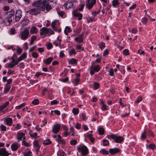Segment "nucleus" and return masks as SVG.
Listing matches in <instances>:
<instances>
[{
  "label": "nucleus",
  "mask_w": 156,
  "mask_h": 156,
  "mask_svg": "<svg viewBox=\"0 0 156 156\" xmlns=\"http://www.w3.org/2000/svg\"><path fill=\"white\" fill-rule=\"evenodd\" d=\"M33 5L35 7L30 10L29 12L32 15H37L39 13L40 10L44 11L45 9L48 11L52 9L50 5L46 1V0H39L34 2Z\"/></svg>",
  "instance_id": "f257e3e1"
},
{
  "label": "nucleus",
  "mask_w": 156,
  "mask_h": 156,
  "mask_svg": "<svg viewBox=\"0 0 156 156\" xmlns=\"http://www.w3.org/2000/svg\"><path fill=\"white\" fill-rule=\"evenodd\" d=\"M108 139H113L115 142L118 143H121L124 140L123 137L122 136H118L117 134H112L107 136Z\"/></svg>",
  "instance_id": "f03ea898"
},
{
  "label": "nucleus",
  "mask_w": 156,
  "mask_h": 156,
  "mask_svg": "<svg viewBox=\"0 0 156 156\" xmlns=\"http://www.w3.org/2000/svg\"><path fill=\"white\" fill-rule=\"evenodd\" d=\"M79 152L83 156H85L89 153L88 149L87 147L84 145H80L77 147Z\"/></svg>",
  "instance_id": "7ed1b4c3"
},
{
  "label": "nucleus",
  "mask_w": 156,
  "mask_h": 156,
  "mask_svg": "<svg viewBox=\"0 0 156 156\" xmlns=\"http://www.w3.org/2000/svg\"><path fill=\"white\" fill-rule=\"evenodd\" d=\"M94 62H92V65L90 68V74L91 75H93L95 72H98L100 69V66L99 65H94Z\"/></svg>",
  "instance_id": "20e7f679"
},
{
  "label": "nucleus",
  "mask_w": 156,
  "mask_h": 156,
  "mask_svg": "<svg viewBox=\"0 0 156 156\" xmlns=\"http://www.w3.org/2000/svg\"><path fill=\"white\" fill-rule=\"evenodd\" d=\"M19 36L22 40H27L30 37L29 30L27 29H25L20 32Z\"/></svg>",
  "instance_id": "39448f33"
},
{
  "label": "nucleus",
  "mask_w": 156,
  "mask_h": 156,
  "mask_svg": "<svg viewBox=\"0 0 156 156\" xmlns=\"http://www.w3.org/2000/svg\"><path fill=\"white\" fill-rule=\"evenodd\" d=\"M40 34L41 35L45 34H52L54 32L50 28H48L45 27H43L40 30Z\"/></svg>",
  "instance_id": "423d86ee"
},
{
  "label": "nucleus",
  "mask_w": 156,
  "mask_h": 156,
  "mask_svg": "<svg viewBox=\"0 0 156 156\" xmlns=\"http://www.w3.org/2000/svg\"><path fill=\"white\" fill-rule=\"evenodd\" d=\"M86 5L89 9H91L96 3V0H86Z\"/></svg>",
  "instance_id": "0eeeda50"
},
{
  "label": "nucleus",
  "mask_w": 156,
  "mask_h": 156,
  "mask_svg": "<svg viewBox=\"0 0 156 156\" xmlns=\"http://www.w3.org/2000/svg\"><path fill=\"white\" fill-rule=\"evenodd\" d=\"M61 125L60 124H57L54 125L52 129V132L54 133H57L61 129Z\"/></svg>",
  "instance_id": "6e6552de"
},
{
  "label": "nucleus",
  "mask_w": 156,
  "mask_h": 156,
  "mask_svg": "<svg viewBox=\"0 0 156 156\" xmlns=\"http://www.w3.org/2000/svg\"><path fill=\"white\" fill-rule=\"evenodd\" d=\"M22 12L21 10L19 9L16 11L15 13V19L16 22H18L22 17Z\"/></svg>",
  "instance_id": "1a4fd4ad"
},
{
  "label": "nucleus",
  "mask_w": 156,
  "mask_h": 156,
  "mask_svg": "<svg viewBox=\"0 0 156 156\" xmlns=\"http://www.w3.org/2000/svg\"><path fill=\"white\" fill-rule=\"evenodd\" d=\"M16 137L19 141L22 140H23L26 139L25 134L21 132H17Z\"/></svg>",
  "instance_id": "9d476101"
},
{
  "label": "nucleus",
  "mask_w": 156,
  "mask_h": 156,
  "mask_svg": "<svg viewBox=\"0 0 156 156\" xmlns=\"http://www.w3.org/2000/svg\"><path fill=\"white\" fill-rule=\"evenodd\" d=\"M74 2L73 1H69L68 0L63 5L66 9H68L72 8L74 6Z\"/></svg>",
  "instance_id": "9b49d317"
},
{
  "label": "nucleus",
  "mask_w": 156,
  "mask_h": 156,
  "mask_svg": "<svg viewBox=\"0 0 156 156\" xmlns=\"http://www.w3.org/2000/svg\"><path fill=\"white\" fill-rule=\"evenodd\" d=\"M9 104V101H7L4 104L1 106V112H3V113H5L6 112H8V110L7 109H6L4 110L3 109L5 108Z\"/></svg>",
  "instance_id": "f8f14e48"
},
{
  "label": "nucleus",
  "mask_w": 156,
  "mask_h": 156,
  "mask_svg": "<svg viewBox=\"0 0 156 156\" xmlns=\"http://www.w3.org/2000/svg\"><path fill=\"white\" fill-rule=\"evenodd\" d=\"M72 14L74 16L78 17L79 20H81L83 16L82 15L76 10L73 11L72 12Z\"/></svg>",
  "instance_id": "ddd939ff"
},
{
  "label": "nucleus",
  "mask_w": 156,
  "mask_h": 156,
  "mask_svg": "<svg viewBox=\"0 0 156 156\" xmlns=\"http://www.w3.org/2000/svg\"><path fill=\"white\" fill-rule=\"evenodd\" d=\"M84 34L82 33L78 37H76L75 40L78 43H81L83 42Z\"/></svg>",
  "instance_id": "4468645a"
},
{
  "label": "nucleus",
  "mask_w": 156,
  "mask_h": 156,
  "mask_svg": "<svg viewBox=\"0 0 156 156\" xmlns=\"http://www.w3.org/2000/svg\"><path fill=\"white\" fill-rule=\"evenodd\" d=\"M120 150L119 148H111L109 150V151L111 154H114L120 151Z\"/></svg>",
  "instance_id": "2eb2a0df"
},
{
  "label": "nucleus",
  "mask_w": 156,
  "mask_h": 156,
  "mask_svg": "<svg viewBox=\"0 0 156 156\" xmlns=\"http://www.w3.org/2000/svg\"><path fill=\"white\" fill-rule=\"evenodd\" d=\"M18 64L17 61H15V62L11 61L6 64V66L7 68H12L13 67L17 65Z\"/></svg>",
  "instance_id": "dca6fc26"
},
{
  "label": "nucleus",
  "mask_w": 156,
  "mask_h": 156,
  "mask_svg": "<svg viewBox=\"0 0 156 156\" xmlns=\"http://www.w3.org/2000/svg\"><path fill=\"white\" fill-rule=\"evenodd\" d=\"M9 154L5 148L1 149V156H8Z\"/></svg>",
  "instance_id": "f3484780"
},
{
  "label": "nucleus",
  "mask_w": 156,
  "mask_h": 156,
  "mask_svg": "<svg viewBox=\"0 0 156 156\" xmlns=\"http://www.w3.org/2000/svg\"><path fill=\"white\" fill-rule=\"evenodd\" d=\"M19 147V144L16 143H15L12 144L11 147L13 151H16Z\"/></svg>",
  "instance_id": "a211bd4d"
},
{
  "label": "nucleus",
  "mask_w": 156,
  "mask_h": 156,
  "mask_svg": "<svg viewBox=\"0 0 156 156\" xmlns=\"http://www.w3.org/2000/svg\"><path fill=\"white\" fill-rule=\"evenodd\" d=\"M26 57L27 53L26 52H24L19 58H17L16 61H17L18 63L20 62L26 58Z\"/></svg>",
  "instance_id": "6ab92c4d"
},
{
  "label": "nucleus",
  "mask_w": 156,
  "mask_h": 156,
  "mask_svg": "<svg viewBox=\"0 0 156 156\" xmlns=\"http://www.w3.org/2000/svg\"><path fill=\"white\" fill-rule=\"evenodd\" d=\"M56 140L59 143H61L62 144H65L66 142L64 139L61 138V136L60 135L58 136V137L56 139Z\"/></svg>",
  "instance_id": "aec40b11"
},
{
  "label": "nucleus",
  "mask_w": 156,
  "mask_h": 156,
  "mask_svg": "<svg viewBox=\"0 0 156 156\" xmlns=\"http://www.w3.org/2000/svg\"><path fill=\"white\" fill-rule=\"evenodd\" d=\"M38 32V29L35 26L32 27L30 30V33L32 34H37Z\"/></svg>",
  "instance_id": "412c9836"
},
{
  "label": "nucleus",
  "mask_w": 156,
  "mask_h": 156,
  "mask_svg": "<svg viewBox=\"0 0 156 156\" xmlns=\"http://www.w3.org/2000/svg\"><path fill=\"white\" fill-rule=\"evenodd\" d=\"M101 108L102 111H105L108 110V107L105 104L103 101L101 102Z\"/></svg>",
  "instance_id": "4be33fe9"
},
{
  "label": "nucleus",
  "mask_w": 156,
  "mask_h": 156,
  "mask_svg": "<svg viewBox=\"0 0 156 156\" xmlns=\"http://www.w3.org/2000/svg\"><path fill=\"white\" fill-rule=\"evenodd\" d=\"M5 121L7 125L9 126H11L12 123V119L10 118H9L6 119Z\"/></svg>",
  "instance_id": "5701e85b"
},
{
  "label": "nucleus",
  "mask_w": 156,
  "mask_h": 156,
  "mask_svg": "<svg viewBox=\"0 0 156 156\" xmlns=\"http://www.w3.org/2000/svg\"><path fill=\"white\" fill-rule=\"evenodd\" d=\"M147 132L145 129H144L143 132L141 133V139L142 140H144L147 138Z\"/></svg>",
  "instance_id": "b1692460"
},
{
  "label": "nucleus",
  "mask_w": 156,
  "mask_h": 156,
  "mask_svg": "<svg viewBox=\"0 0 156 156\" xmlns=\"http://www.w3.org/2000/svg\"><path fill=\"white\" fill-rule=\"evenodd\" d=\"M53 58L52 57H49L46 59L44 61L46 65H48L50 64L51 62L52 61Z\"/></svg>",
  "instance_id": "393cba45"
},
{
  "label": "nucleus",
  "mask_w": 156,
  "mask_h": 156,
  "mask_svg": "<svg viewBox=\"0 0 156 156\" xmlns=\"http://www.w3.org/2000/svg\"><path fill=\"white\" fill-rule=\"evenodd\" d=\"M98 45L99 48L101 50L103 49L105 47V44L103 42H100L98 43Z\"/></svg>",
  "instance_id": "a878e982"
},
{
  "label": "nucleus",
  "mask_w": 156,
  "mask_h": 156,
  "mask_svg": "<svg viewBox=\"0 0 156 156\" xmlns=\"http://www.w3.org/2000/svg\"><path fill=\"white\" fill-rule=\"evenodd\" d=\"M77 62V60L75 58H72L68 60V63L71 64H74Z\"/></svg>",
  "instance_id": "bb28decb"
},
{
  "label": "nucleus",
  "mask_w": 156,
  "mask_h": 156,
  "mask_svg": "<svg viewBox=\"0 0 156 156\" xmlns=\"http://www.w3.org/2000/svg\"><path fill=\"white\" fill-rule=\"evenodd\" d=\"M33 145L34 148H40V146L37 141L35 140L33 142Z\"/></svg>",
  "instance_id": "cd10ccee"
},
{
  "label": "nucleus",
  "mask_w": 156,
  "mask_h": 156,
  "mask_svg": "<svg viewBox=\"0 0 156 156\" xmlns=\"http://www.w3.org/2000/svg\"><path fill=\"white\" fill-rule=\"evenodd\" d=\"M23 154L24 156H32V153L30 151L23 152Z\"/></svg>",
  "instance_id": "c85d7f7f"
},
{
  "label": "nucleus",
  "mask_w": 156,
  "mask_h": 156,
  "mask_svg": "<svg viewBox=\"0 0 156 156\" xmlns=\"http://www.w3.org/2000/svg\"><path fill=\"white\" fill-rule=\"evenodd\" d=\"M71 30L70 28L68 27H66L64 30L65 33L67 35L68 33H69Z\"/></svg>",
  "instance_id": "c756f323"
},
{
  "label": "nucleus",
  "mask_w": 156,
  "mask_h": 156,
  "mask_svg": "<svg viewBox=\"0 0 156 156\" xmlns=\"http://www.w3.org/2000/svg\"><path fill=\"white\" fill-rule=\"evenodd\" d=\"M119 0H114L112 2V5L114 7H115L118 5L119 3Z\"/></svg>",
  "instance_id": "7c9ffc66"
},
{
  "label": "nucleus",
  "mask_w": 156,
  "mask_h": 156,
  "mask_svg": "<svg viewBox=\"0 0 156 156\" xmlns=\"http://www.w3.org/2000/svg\"><path fill=\"white\" fill-rule=\"evenodd\" d=\"M100 152H101L102 154L104 155L108 154H109L108 151L104 149H101L100 151Z\"/></svg>",
  "instance_id": "2f4dec72"
},
{
  "label": "nucleus",
  "mask_w": 156,
  "mask_h": 156,
  "mask_svg": "<svg viewBox=\"0 0 156 156\" xmlns=\"http://www.w3.org/2000/svg\"><path fill=\"white\" fill-rule=\"evenodd\" d=\"M72 112L74 115H77L79 113V111L78 108H74L73 109Z\"/></svg>",
  "instance_id": "473e14b6"
},
{
  "label": "nucleus",
  "mask_w": 156,
  "mask_h": 156,
  "mask_svg": "<svg viewBox=\"0 0 156 156\" xmlns=\"http://www.w3.org/2000/svg\"><path fill=\"white\" fill-rule=\"evenodd\" d=\"M69 54L70 56H72L73 55H76V52L75 50L73 48L69 51Z\"/></svg>",
  "instance_id": "72a5a7b5"
},
{
  "label": "nucleus",
  "mask_w": 156,
  "mask_h": 156,
  "mask_svg": "<svg viewBox=\"0 0 156 156\" xmlns=\"http://www.w3.org/2000/svg\"><path fill=\"white\" fill-rule=\"evenodd\" d=\"M26 105V104L25 103H23L19 105L16 106L15 107V108L17 109L21 108L23 107L24 106Z\"/></svg>",
  "instance_id": "f704fd0d"
},
{
  "label": "nucleus",
  "mask_w": 156,
  "mask_h": 156,
  "mask_svg": "<svg viewBox=\"0 0 156 156\" xmlns=\"http://www.w3.org/2000/svg\"><path fill=\"white\" fill-rule=\"evenodd\" d=\"M99 134L100 135H102L104 134V129L102 128H99L98 129Z\"/></svg>",
  "instance_id": "c9c22d12"
},
{
  "label": "nucleus",
  "mask_w": 156,
  "mask_h": 156,
  "mask_svg": "<svg viewBox=\"0 0 156 156\" xmlns=\"http://www.w3.org/2000/svg\"><path fill=\"white\" fill-rule=\"evenodd\" d=\"M37 39V37L34 36H32L31 37V41L30 42V44H32L34 41Z\"/></svg>",
  "instance_id": "e433bc0d"
},
{
  "label": "nucleus",
  "mask_w": 156,
  "mask_h": 156,
  "mask_svg": "<svg viewBox=\"0 0 156 156\" xmlns=\"http://www.w3.org/2000/svg\"><path fill=\"white\" fill-rule=\"evenodd\" d=\"M56 22H56V21H53L52 22V23H51V27H52V29H53V30H55V31H57V29L55 27V25Z\"/></svg>",
  "instance_id": "4c0bfd02"
},
{
  "label": "nucleus",
  "mask_w": 156,
  "mask_h": 156,
  "mask_svg": "<svg viewBox=\"0 0 156 156\" xmlns=\"http://www.w3.org/2000/svg\"><path fill=\"white\" fill-rule=\"evenodd\" d=\"M8 17L11 18L13 16L14 14V11L13 9H12L9 12Z\"/></svg>",
  "instance_id": "58836bf2"
},
{
  "label": "nucleus",
  "mask_w": 156,
  "mask_h": 156,
  "mask_svg": "<svg viewBox=\"0 0 156 156\" xmlns=\"http://www.w3.org/2000/svg\"><path fill=\"white\" fill-rule=\"evenodd\" d=\"M99 86V84L97 82H95L93 84V87L94 90L98 89Z\"/></svg>",
  "instance_id": "ea45409f"
},
{
  "label": "nucleus",
  "mask_w": 156,
  "mask_h": 156,
  "mask_svg": "<svg viewBox=\"0 0 156 156\" xmlns=\"http://www.w3.org/2000/svg\"><path fill=\"white\" fill-rule=\"evenodd\" d=\"M80 81V79L77 78L75 79L74 80L73 83L75 86H76L79 84V82Z\"/></svg>",
  "instance_id": "a19ab883"
},
{
  "label": "nucleus",
  "mask_w": 156,
  "mask_h": 156,
  "mask_svg": "<svg viewBox=\"0 0 156 156\" xmlns=\"http://www.w3.org/2000/svg\"><path fill=\"white\" fill-rule=\"evenodd\" d=\"M100 12V10H99L97 11H94L92 12V15L93 16L94 18L95 16H96Z\"/></svg>",
  "instance_id": "79ce46f5"
},
{
  "label": "nucleus",
  "mask_w": 156,
  "mask_h": 156,
  "mask_svg": "<svg viewBox=\"0 0 156 156\" xmlns=\"http://www.w3.org/2000/svg\"><path fill=\"white\" fill-rule=\"evenodd\" d=\"M30 136L34 138H36L37 137V133L36 132L31 133L30 134Z\"/></svg>",
  "instance_id": "37998d69"
},
{
  "label": "nucleus",
  "mask_w": 156,
  "mask_h": 156,
  "mask_svg": "<svg viewBox=\"0 0 156 156\" xmlns=\"http://www.w3.org/2000/svg\"><path fill=\"white\" fill-rule=\"evenodd\" d=\"M51 141L49 139H47L45 140H44L43 141V144L45 145H48L51 144Z\"/></svg>",
  "instance_id": "c03bdc74"
},
{
  "label": "nucleus",
  "mask_w": 156,
  "mask_h": 156,
  "mask_svg": "<svg viewBox=\"0 0 156 156\" xmlns=\"http://www.w3.org/2000/svg\"><path fill=\"white\" fill-rule=\"evenodd\" d=\"M103 144L104 146H106L109 144V141L108 140H103Z\"/></svg>",
  "instance_id": "a18cd8bd"
},
{
  "label": "nucleus",
  "mask_w": 156,
  "mask_h": 156,
  "mask_svg": "<svg viewBox=\"0 0 156 156\" xmlns=\"http://www.w3.org/2000/svg\"><path fill=\"white\" fill-rule=\"evenodd\" d=\"M142 100V98L141 96L139 97L135 101V102L136 103H138L140 102Z\"/></svg>",
  "instance_id": "49530a36"
},
{
  "label": "nucleus",
  "mask_w": 156,
  "mask_h": 156,
  "mask_svg": "<svg viewBox=\"0 0 156 156\" xmlns=\"http://www.w3.org/2000/svg\"><path fill=\"white\" fill-rule=\"evenodd\" d=\"M15 30L14 28H11L10 29L9 33L10 34H14L15 33Z\"/></svg>",
  "instance_id": "de8ad7c7"
},
{
  "label": "nucleus",
  "mask_w": 156,
  "mask_h": 156,
  "mask_svg": "<svg viewBox=\"0 0 156 156\" xmlns=\"http://www.w3.org/2000/svg\"><path fill=\"white\" fill-rule=\"evenodd\" d=\"M80 118L83 120H86L87 118V117L85 116V115L83 113H82L81 114V115L80 116Z\"/></svg>",
  "instance_id": "09e8293b"
},
{
  "label": "nucleus",
  "mask_w": 156,
  "mask_h": 156,
  "mask_svg": "<svg viewBox=\"0 0 156 156\" xmlns=\"http://www.w3.org/2000/svg\"><path fill=\"white\" fill-rule=\"evenodd\" d=\"M32 103L34 105H37L39 104V101L37 99H35L32 101Z\"/></svg>",
  "instance_id": "8fccbe9b"
},
{
  "label": "nucleus",
  "mask_w": 156,
  "mask_h": 156,
  "mask_svg": "<svg viewBox=\"0 0 156 156\" xmlns=\"http://www.w3.org/2000/svg\"><path fill=\"white\" fill-rule=\"evenodd\" d=\"M155 147V145L154 144H149L148 147L147 148H149V149H151L152 150L154 149Z\"/></svg>",
  "instance_id": "3c124183"
},
{
  "label": "nucleus",
  "mask_w": 156,
  "mask_h": 156,
  "mask_svg": "<svg viewBox=\"0 0 156 156\" xmlns=\"http://www.w3.org/2000/svg\"><path fill=\"white\" fill-rule=\"evenodd\" d=\"M147 133H148V135L150 136L153 137L154 136V134L153 133L152 131L150 130H148Z\"/></svg>",
  "instance_id": "603ef678"
},
{
  "label": "nucleus",
  "mask_w": 156,
  "mask_h": 156,
  "mask_svg": "<svg viewBox=\"0 0 156 156\" xmlns=\"http://www.w3.org/2000/svg\"><path fill=\"white\" fill-rule=\"evenodd\" d=\"M123 53L125 55H129V51L128 49H125L123 50Z\"/></svg>",
  "instance_id": "864d4df0"
},
{
  "label": "nucleus",
  "mask_w": 156,
  "mask_h": 156,
  "mask_svg": "<svg viewBox=\"0 0 156 156\" xmlns=\"http://www.w3.org/2000/svg\"><path fill=\"white\" fill-rule=\"evenodd\" d=\"M22 143L26 147H29L30 146L29 143L27 142L24 140L23 141Z\"/></svg>",
  "instance_id": "5fc2aeb1"
},
{
  "label": "nucleus",
  "mask_w": 156,
  "mask_h": 156,
  "mask_svg": "<svg viewBox=\"0 0 156 156\" xmlns=\"http://www.w3.org/2000/svg\"><path fill=\"white\" fill-rule=\"evenodd\" d=\"M47 47L48 49H50L52 48V45L51 43H48L47 44Z\"/></svg>",
  "instance_id": "6e6d98bb"
},
{
  "label": "nucleus",
  "mask_w": 156,
  "mask_h": 156,
  "mask_svg": "<svg viewBox=\"0 0 156 156\" xmlns=\"http://www.w3.org/2000/svg\"><path fill=\"white\" fill-rule=\"evenodd\" d=\"M10 88V87L8 85H7V84H6V87H5V90L4 91L5 92H8L9 89Z\"/></svg>",
  "instance_id": "4d7b16f0"
},
{
  "label": "nucleus",
  "mask_w": 156,
  "mask_h": 156,
  "mask_svg": "<svg viewBox=\"0 0 156 156\" xmlns=\"http://www.w3.org/2000/svg\"><path fill=\"white\" fill-rule=\"evenodd\" d=\"M77 141L75 140H73L70 141V144L72 145H75L76 144Z\"/></svg>",
  "instance_id": "13d9d810"
},
{
  "label": "nucleus",
  "mask_w": 156,
  "mask_h": 156,
  "mask_svg": "<svg viewBox=\"0 0 156 156\" xmlns=\"http://www.w3.org/2000/svg\"><path fill=\"white\" fill-rule=\"evenodd\" d=\"M1 129L3 131H5L6 130V127L3 125H1Z\"/></svg>",
  "instance_id": "bf43d9fd"
},
{
  "label": "nucleus",
  "mask_w": 156,
  "mask_h": 156,
  "mask_svg": "<svg viewBox=\"0 0 156 156\" xmlns=\"http://www.w3.org/2000/svg\"><path fill=\"white\" fill-rule=\"evenodd\" d=\"M147 20L145 18H143L142 19L141 21L144 24H145L147 22Z\"/></svg>",
  "instance_id": "052dcab7"
},
{
  "label": "nucleus",
  "mask_w": 156,
  "mask_h": 156,
  "mask_svg": "<svg viewBox=\"0 0 156 156\" xmlns=\"http://www.w3.org/2000/svg\"><path fill=\"white\" fill-rule=\"evenodd\" d=\"M58 103V101L56 100H54L51 101V105H56Z\"/></svg>",
  "instance_id": "680f3d73"
},
{
  "label": "nucleus",
  "mask_w": 156,
  "mask_h": 156,
  "mask_svg": "<svg viewBox=\"0 0 156 156\" xmlns=\"http://www.w3.org/2000/svg\"><path fill=\"white\" fill-rule=\"evenodd\" d=\"M57 13L58 15L61 17H63L64 14V12L63 11H58Z\"/></svg>",
  "instance_id": "e2e57ef3"
},
{
  "label": "nucleus",
  "mask_w": 156,
  "mask_h": 156,
  "mask_svg": "<svg viewBox=\"0 0 156 156\" xmlns=\"http://www.w3.org/2000/svg\"><path fill=\"white\" fill-rule=\"evenodd\" d=\"M28 20H24L22 22V23L23 25H27L28 23Z\"/></svg>",
  "instance_id": "0e129e2a"
},
{
  "label": "nucleus",
  "mask_w": 156,
  "mask_h": 156,
  "mask_svg": "<svg viewBox=\"0 0 156 156\" xmlns=\"http://www.w3.org/2000/svg\"><path fill=\"white\" fill-rule=\"evenodd\" d=\"M32 56L35 58H36L38 56V54L36 52H33L32 54Z\"/></svg>",
  "instance_id": "69168bd1"
},
{
  "label": "nucleus",
  "mask_w": 156,
  "mask_h": 156,
  "mask_svg": "<svg viewBox=\"0 0 156 156\" xmlns=\"http://www.w3.org/2000/svg\"><path fill=\"white\" fill-rule=\"evenodd\" d=\"M23 47L26 50L28 48V44L27 43L25 42L24 44Z\"/></svg>",
  "instance_id": "338daca9"
},
{
  "label": "nucleus",
  "mask_w": 156,
  "mask_h": 156,
  "mask_svg": "<svg viewBox=\"0 0 156 156\" xmlns=\"http://www.w3.org/2000/svg\"><path fill=\"white\" fill-rule=\"evenodd\" d=\"M75 127L77 129H79L80 128L81 125L77 123L76 124Z\"/></svg>",
  "instance_id": "774afa93"
}]
</instances>
